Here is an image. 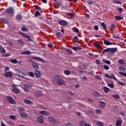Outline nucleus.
<instances>
[{
	"label": "nucleus",
	"instance_id": "f257e3e1",
	"mask_svg": "<svg viewBox=\"0 0 126 126\" xmlns=\"http://www.w3.org/2000/svg\"><path fill=\"white\" fill-rule=\"evenodd\" d=\"M53 79L59 85L64 86L65 85V81L62 79V77L59 75H56L53 77Z\"/></svg>",
	"mask_w": 126,
	"mask_h": 126
},
{
	"label": "nucleus",
	"instance_id": "f03ea898",
	"mask_svg": "<svg viewBox=\"0 0 126 126\" xmlns=\"http://www.w3.org/2000/svg\"><path fill=\"white\" fill-rule=\"evenodd\" d=\"M48 122H50L51 124H59L58 119L54 118V117H50L48 118Z\"/></svg>",
	"mask_w": 126,
	"mask_h": 126
},
{
	"label": "nucleus",
	"instance_id": "7ed1b4c3",
	"mask_svg": "<svg viewBox=\"0 0 126 126\" xmlns=\"http://www.w3.org/2000/svg\"><path fill=\"white\" fill-rule=\"evenodd\" d=\"M32 87V84L29 83L28 84L24 85V90L25 92H29V89Z\"/></svg>",
	"mask_w": 126,
	"mask_h": 126
},
{
	"label": "nucleus",
	"instance_id": "20e7f679",
	"mask_svg": "<svg viewBox=\"0 0 126 126\" xmlns=\"http://www.w3.org/2000/svg\"><path fill=\"white\" fill-rule=\"evenodd\" d=\"M117 50H118V48H107L104 49V51L106 53H111V54H114L115 52L117 51Z\"/></svg>",
	"mask_w": 126,
	"mask_h": 126
},
{
	"label": "nucleus",
	"instance_id": "39448f33",
	"mask_svg": "<svg viewBox=\"0 0 126 126\" xmlns=\"http://www.w3.org/2000/svg\"><path fill=\"white\" fill-rule=\"evenodd\" d=\"M7 101L8 102V103H10V104H15V100L13 99L11 96H7L6 97Z\"/></svg>",
	"mask_w": 126,
	"mask_h": 126
},
{
	"label": "nucleus",
	"instance_id": "423d86ee",
	"mask_svg": "<svg viewBox=\"0 0 126 126\" xmlns=\"http://www.w3.org/2000/svg\"><path fill=\"white\" fill-rule=\"evenodd\" d=\"M34 75L35 76V77L36 78H40V77H41V76L42 75V74L39 70H38V69H36L34 71Z\"/></svg>",
	"mask_w": 126,
	"mask_h": 126
},
{
	"label": "nucleus",
	"instance_id": "0eeeda50",
	"mask_svg": "<svg viewBox=\"0 0 126 126\" xmlns=\"http://www.w3.org/2000/svg\"><path fill=\"white\" fill-rule=\"evenodd\" d=\"M32 65L33 68L36 70V69H39V64L35 62H32Z\"/></svg>",
	"mask_w": 126,
	"mask_h": 126
},
{
	"label": "nucleus",
	"instance_id": "6e6552de",
	"mask_svg": "<svg viewBox=\"0 0 126 126\" xmlns=\"http://www.w3.org/2000/svg\"><path fill=\"white\" fill-rule=\"evenodd\" d=\"M59 24L63 26H67L68 25V23L65 20H61L59 22Z\"/></svg>",
	"mask_w": 126,
	"mask_h": 126
},
{
	"label": "nucleus",
	"instance_id": "1a4fd4ad",
	"mask_svg": "<svg viewBox=\"0 0 126 126\" xmlns=\"http://www.w3.org/2000/svg\"><path fill=\"white\" fill-rule=\"evenodd\" d=\"M20 33L22 34L23 37H24L25 38H26L29 41L32 42V39H31V37H30V36H29V35L24 34V33L22 32H20Z\"/></svg>",
	"mask_w": 126,
	"mask_h": 126
},
{
	"label": "nucleus",
	"instance_id": "9d476101",
	"mask_svg": "<svg viewBox=\"0 0 126 126\" xmlns=\"http://www.w3.org/2000/svg\"><path fill=\"white\" fill-rule=\"evenodd\" d=\"M37 121L38 123H39V124H43L44 123V117H43L42 116H39L37 118Z\"/></svg>",
	"mask_w": 126,
	"mask_h": 126
},
{
	"label": "nucleus",
	"instance_id": "9b49d317",
	"mask_svg": "<svg viewBox=\"0 0 126 126\" xmlns=\"http://www.w3.org/2000/svg\"><path fill=\"white\" fill-rule=\"evenodd\" d=\"M16 72L17 74H19V76H20V77H21L22 78H24V76L20 75L22 74L23 75H25V74L24 73L21 72V71H20L19 69H16Z\"/></svg>",
	"mask_w": 126,
	"mask_h": 126
},
{
	"label": "nucleus",
	"instance_id": "f8f14e48",
	"mask_svg": "<svg viewBox=\"0 0 126 126\" xmlns=\"http://www.w3.org/2000/svg\"><path fill=\"white\" fill-rule=\"evenodd\" d=\"M33 95L36 96V97H40V96H42V93L40 91H37L36 92L33 93Z\"/></svg>",
	"mask_w": 126,
	"mask_h": 126
},
{
	"label": "nucleus",
	"instance_id": "ddd939ff",
	"mask_svg": "<svg viewBox=\"0 0 126 126\" xmlns=\"http://www.w3.org/2000/svg\"><path fill=\"white\" fill-rule=\"evenodd\" d=\"M54 5L55 8H59V7H57V6H63V4L61 3V2H56L54 3Z\"/></svg>",
	"mask_w": 126,
	"mask_h": 126
},
{
	"label": "nucleus",
	"instance_id": "4468645a",
	"mask_svg": "<svg viewBox=\"0 0 126 126\" xmlns=\"http://www.w3.org/2000/svg\"><path fill=\"white\" fill-rule=\"evenodd\" d=\"M80 126H91V125L89 124H87L85 121H82L80 122Z\"/></svg>",
	"mask_w": 126,
	"mask_h": 126
},
{
	"label": "nucleus",
	"instance_id": "2eb2a0df",
	"mask_svg": "<svg viewBox=\"0 0 126 126\" xmlns=\"http://www.w3.org/2000/svg\"><path fill=\"white\" fill-rule=\"evenodd\" d=\"M32 59L33 60H35V61H39V62H41V63H44V61L42 58L40 57H32Z\"/></svg>",
	"mask_w": 126,
	"mask_h": 126
},
{
	"label": "nucleus",
	"instance_id": "dca6fc26",
	"mask_svg": "<svg viewBox=\"0 0 126 126\" xmlns=\"http://www.w3.org/2000/svg\"><path fill=\"white\" fill-rule=\"evenodd\" d=\"M5 77H12V73L11 72H7L4 74Z\"/></svg>",
	"mask_w": 126,
	"mask_h": 126
},
{
	"label": "nucleus",
	"instance_id": "f3484780",
	"mask_svg": "<svg viewBox=\"0 0 126 126\" xmlns=\"http://www.w3.org/2000/svg\"><path fill=\"white\" fill-rule=\"evenodd\" d=\"M40 114L44 116H49L50 115V113L46 111H40Z\"/></svg>",
	"mask_w": 126,
	"mask_h": 126
},
{
	"label": "nucleus",
	"instance_id": "a211bd4d",
	"mask_svg": "<svg viewBox=\"0 0 126 126\" xmlns=\"http://www.w3.org/2000/svg\"><path fill=\"white\" fill-rule=\"evenodd\" d=\"M21 55H31V52L29 50H27L21 53Z\"/></svg>",
	"mask_w": 126,
	"mask_h": 126
},
{
	"label": "nucleus",
	"instance_id": "6ab92c4d",
	"mask_svg": "<svg viewBox=\"0 0 126 126\" xmlns=\"http://www.w3.org/2000/svg\"><path fill=\"white\" fill-rule=\"evenodd\" d=\"M24 102H25V103H26V104H29V105H32V104L33 103V102H32L31 100H30L29 99H25L24 100Z\"/></svg>",
	"mask_w": 126,
	"mask_h": 126
},
{
	"label": "nucleus",
	"instance_id": "aec40b11",
	"mask_svg": "<svg viewBox=\"0 0 126 126\" xmlns=\"http://www.w3.org/2000/svg\"><path fill=\"white\" fill-rule=\"evenodd\" d=\"M0 22H3L5 24H7L8 23V20L3 18H0Z\"/></svg>",
	"mask_w": 126,
	"mask_h": 126
},
{
	"label": "nucleus",
	"instance_id": "412c9836",
	"mask_svg": "<svg viewBox=\"0 0 126 126\" xmlns=\"http://www.w3.org/2000/svg\"><path fill=\"white\" fill-rule=\"evenodd\" d=\"M12 91L14 92V93H16V94H18V93H19V89L17 88H13L12 89Z\"/></svg>",
	"mask_w": 126,
	"mask_h": 126
},
{
	"label": "nucleus",
	"instance_id": "4be33fe9",
	"mask_svg": "<svg viewBox=\"0 0 126 126\" xmlns=\"http://www.w3.org/2000/svg\"><path fill=\"white\" fill-rule=\"evenodd\" d=\"M99 104H100V108H105V107H106V104H105V103L104 102L100 101L99 102Z\"/></svg>",
	"mask_w": 126,
	"mask_h": 126
},
{
	"label": "nucleus",
	"instance_id": "5701e85b",
	"mask_svg": "<svg viewBox=\"0 0 126 126\" xmlns=\"http://www.w3.org/2000/svg\"><path fill=\"white\" fill-rule=\"evenodd\" d=\"M104 44H105L106 46H109L110 45H112V42H109V41L107 40H104L103 41Z\"/></svg>",
	"mask_w": 126,
	"mask_h": 126
},
{
	"label": "nucleus",
	"instance_id": "b1692460",
	"mask_svg": "<svg viewBox=\"0 0 126 126\" xmlns=\"http://www.w3.org/2000/svg\"><path fill=\"white\" fill-rule=\"evenodd\" d=\"M20 116L21 118H23L24 119V118H27V115H26V113L24 112H22L20 114Z\"/></svg>",
	"mask_w": 126,
	"mask_h": 126
},
{
	"label": "nucleus",
	"instance_id": "393cba45",
	"mask_svg": "<svg viewBox=\"0 0 126 126\" xmlns=\"http://www.w3.org/2000/svg\"><path fill=\"white\" fill-rule=\"evenodd\" d=\"M93 95H94L95 97H100V94H99L98 92H97L96 91H94L93 93Z\"/></svg>",
	"mask_w": 126,
	"mask_h": 126
},
{
	"label": "nucleus",
	"instance_id": "a878e982",
	"mask_svg": "<svg viewBox=\"0 0 126 126\" xmlns=\"http://www.w3.org/2000/svg\"><path fill=\"white\" fill-rule=\"evenodd\" d=\"M7 13H8L9 14H12V13H13V9H12V8L7 9Z\"/></svg>",
	"mask_w": 126,
	"mask_h": 126
},
{
	"label": "nucleus",
	"instance_id": "bb28decb",
	"mask_svg": "<svg viewBox=\"0 0 126 126\" xmlns=\"http://www.w3.org/2000/svg\"><path fill=\"white\" fill-rule=\"evenodd\" d=\"M66 15H67L68 16L70 17V19H72L74 16H73V14H72L71 13H66Z\"/></svg>",
	"mask_w": 126,
	"mask_h": 126
},
{
	"label": "nucleus",
	"instance_id": "cd10ccee",
	"mask_svg": "<svg viewBox=\"0 0 126 126\" xmlns=\"http://www.w3.org/2000/svg\"><path fill=\"white\" fill-rule=\"evenodd\" d=\"M95 125L97 126H104V124H103V122L100 121H98L97 123H96Z\"/></svg>",
	"mask_w": 126,
	"mask_h": 126
},
{
	"label": "nucleus",
	"instance_id": "c85d7f7f",
	"mask_svg": "<svg viewBox=\"0 0 126 126\" xmlns=\"http://www.w3.org/2000/svg\"><path fill=\"white\" fill-rule=\"evenodd\" d=\"M116 126H122V120H117L116 121Z\"/></svg>",
	"mask_w": 126,
	"mask_h": 126
},
{
	"label": "nucleus",
	"instance_id": "c756f323",
	"mask_svg": "<svg viewBox=\"0 0 126 126\" xmlns=\"http://www.w3.org/2000/svg\"><path fill=\"white\" fill-rule=\"evenodd\" d=\"M115 20H122V19H124V17L116 16L115 17Z\"/></svg>",
	"mask_w": 126,
	"mask_h": 126
},
{
	"label": "nucleus",
	"instance_id": "7c9ffc66",
	"mask_svg": "<svg viewBox=\"0 0 126 126\" xmlns=\"http://www.w3.org/2000/svg\"><path fill=\"white\" fill-rule=\"evenodd\" d=\"M103 91H104L105 93H108L109 91H110V89L107 88L106 87H104Z\"/></svg>",
	"mask_w": 126,
	"mask_h": 126
},
{
	"label": "nucleus",
	"instance_id": "2f4dec72",
	"mask_svg": "<svg viewBox=\"0 0 126 126\" xmlns=\"http://www.w3.org/2000/svg\"><path fill=\"white\" fill-rule=\"evenodd\" d=\"M34 16H35V17H37V16H41V14L39 12V11H35Z\"/></svg>",
	"mask_w": 126,
	"mask_h": 126
},
{
	"label": "nucleus",
	"instance_id": "473e14b6",
	"mask_svg": "<svg viewBox=\"0 0 126 126\" xmlns=\"http://www.w3.org/2000/svg\"><path fill=\"white\" fill-rule=\"evenodd\" d=\"M101 26L103 27L104 30H106L107 29V26H106L105 23H101Z\"/></svg>",
	"mask_w": 126,
	"mask_h": 126
},
{
	"label": "nucleus",
	"instance_id": "72a5a7b5",
	"mask_svg": "<svg viewBox=\"0 0 126 126\" xmlns=\"http://www.w3.org/2000/svg\"><path fill=\"white\" fill-rule=\"evenodd\" d=\"M87 2L90 5H92V4H93V3H94V1H91L90 0H87Z\"/></svg>",
	"mask_w": 126,
	"mask_h": 126
},
{
	"label": "nucleus",
	"instance_id": "f704fd0d",
	"mask_svg": "<svg viewBox=\"0 0 126 126\" xmlns=\"http://www.w3.org/2000/svg\"><path fill=\"white\" fill-rule=\"evenodd\" d=\"M73 41L74 42H78V41H79V39H78V37H77V36H75L74 37V38L73 39Z\"/></svg>",
	"mask_w": 126,
	"mask_h": 126
},
{
	"label": "nucleus",
	"instance_id": "c9c22d12",
	"mask_svg": "<svg viewBox=\"0 0 126 126\" xmlns=\"http://www.w3.org/2000/svg\"><path fill=\"white\" fill-rule=\"evenodd\" d=\"M64 74H65L66 75H69V74H70V71H69L68 70H65L64 71Z\"/></svg>",
	"mask_w": 126,
	"mask_h": 126
},
{
	"label": "nucleus",
	"instance_id": "e433bc0d",
	"mask_svg": "<svg viewBox=\"0 0 126 126\" xmlns=\"http://www.w3.org/2000/svg\"><path fill=\"white\" fill-rule=\"evenodd\" d=\"M0 52L2 54H4L5 53V50H4V48L1 47L0 48Z\"/></svg>",
	"mask_w": 126,
	"mask_h": 126
},
{
	"label": "nucleus",
	"instance_id": "4c0bfd02",
	"mask_svg": "<svg viewBox=\"0 0 126 126\" xmlns=\"http://www.w3.org/2000/svg\"><path fill=\"white\" fill-rule=\"evenodd\" d=\"M22 31L25 32H27L28 31V29L27 28H26L25 27H24L21 28Z\"/></svg>",
	"mask_w": 126,
	"mask_h": 126
},
{
	"label": "nucleus",
	"instance_id": "58836bf2",
	"mask_svg": "<svg viewBox=\"0 0 126 126\" xmlns=\"http://www.w3.org/2000/svg\"><path fill=\"white\" fill-rule=\"evenodd\" d=\"M29 75L30 76H31V77H34L35 74L34 73H33L32 72H29Z\"/></svg>",
	"mask_w": 126,
	"mask_h": 126
},
{
	"label": "nucleus",
	"instance_id": "ea45409f",
	"mask_svg": "<svg viewBox=\"0 0 126 126\" xmlns=\"http://www.w3.org/2000/svg\"><path fill=\"white\" fill-rule=\"evenodd\" d=\"M113 37L115 38V39H120V36H119V34H117L113 35Z\"/></svg>",
	"mask_w": 126,
	"mask_h": 126
},
{
	"label": "nucleus",
	"instance_id": "a19ab883",
	"mask_svg": "<svg viewBox=\"0 0 126 126\" xmlns=\"http://www.w3.org/2000/svg\"><path fill=\"white\" fill-rule=\"evenodd\" d=\"M10 62L12 63H18L17 60H16V59H12L11 60Z\"/></svg>",
	"mask_w": 126,
	"mask_h": 126
},
{
	"label": "nucleus",
	"instance_id": "79ce46f5",
	"mask_svg": "<svg viewBox=\"0 0 126 126\" xmlns=\"http://www.w3.org/2000/svg\"><path fill=\"white\" fill-rule=\"evenodd\" d=\"M112 97L115 98L116 99H119L120 98V95L119 94H113Z\"/></svg>",
	"mask_w": 126,
	"mask_h": 126
},
{
	"label": "nucleus",
	"instance_id": "37998d69",
	"mask_svg": "<svg viewBox=\"0 0 126 126\" xmlns=\"http://www.w3.org/2000/svg\"><path fill=\"white\" fill-rule=\"evenodd\" d=\"M117 83H118V84L119 85H122V86H125V83H124L119 80H117Z\"/></svg>",
	"mask_w": 126,
	"mask_h": 126
},
{
	"label": "nucleus",
	"instance_id": "c03bdc74",
	"mask_svg": "<svg viewBox=\"0 0 126 126\" xmlns=\"http://www.w3.org/2000/svg\"><path fill=\"white\" fill-rule=\"evenodd\" d=\"M10 119H11V120H13L14 121L15 120H16V117H15V116L14 115H11L9 116Z\"/></svg>",
	"mask_w": 126,
	"mask_h": 126
},
{
	"label": "nucleus",
	"instance_id": "a18cd8bd",
	"mask_svg": "<svg viewBox=\"0 0 126 126\" xmlns=\"http://www.w3.org/2000/svg\"><path fill=\"white\" fill-rule=\"evenodd\" d=\"M103 67H104V69H105V70H109V69L110 68V67H109V66L106 65H104Z\"/></svg>",
	"mask_w": 126,
	"mask_h": 126
},
{
	"label": "nucleus",
	"instance_id": "49530a36",
	"mask_svg": "<svg viewBox=\"0 0 126 126\" xmlns=\"http://www.w3.org/2000/svg\"><path fill=\"white\" fill-rule=\"evenodd\" d=\"M117 10H119L120 13H122V12L124 11V9H123V8L117 7Z\"/></svg>",
	"mask_w": 126,
	"mask_h": 126
},
{
	"label": "nucleus",
	"instance_id": "de8ad7c7",
	"mask_svg": "<svg viewBox=\"0 0 126 126\" xmlns=\"http://www.w3.org/2000/svg\"><path fill=\"white\" fill-rule=\"evenodd\" d=\"M16 18H17V19H19V20L22 19V17L21 16V15L20 14H18L16 16Z\"/></svg>",
	"mask_w": 126,
	"mask_h": 126
},
{
	"label": "nucleus",
	"instance_id": "09e8293b",
	"mask_svg": "<svg viewBox=\"0 0 126 126\" xmlns=\"http://www.w3.org/2000/svg\"><path fill=\"white\" fill-rule=\"evenodd\" d=\"M119 69L120 70H123V71H124V72H126V70L125 69V67H124L123 66L120 67Z\"/></svg>",
	"mask_w": 126,
	"mask_h": 126
},
{
	"label": "nucleus",
	"instance_id": "8fccbe9b",
	"mask_svg": "<svg viewBox=\"0 0 126 126\" xmlns=\"http://www.w3.org/2000/svg\"><path fill=\"white\" fill-rule=\"evenodd\" d=\"M19 112H24V108H22V107H19L18 109Z\"/></svg>",
	"mask_w": 126,
	"mask_h": 126
},
{
	"label": "nucleus",
	"instance_id": "3c124183",
	"mask_svg": "<svg viewBox=\"0 0 126 126\" xmlns=\"http://www.w3.org/2000/svg\"><path fill=\"white\" fill-rule=\"evenodd\" d=\"M108 86H109L111 88H114V84L113 83L108 84Z\"/></svg>",
	"mask_w": 126,
	"mask_h": 126
},
{
	"label": "nucleus",
	"instance_id": "603ef678",
	"mask_svg": "<svg viewBox=\"0 0 126 126\" xmlns=\"http://www.w3.org/2000/svg\"><path fill=\"white\" fill-rule=\"evenodd\" d=\"M119 74H121L122 75H123V76H125V77H126V73H124L123 72H119Z\"/></svg>",
	"mask_w": 126,
	"mask_h": 126
},
{
	"label": "nucleus",
	"instance_id": "864d4df0",
	"mask_svg": "<svg viewBox=\"0 0 126 126\" xmlns=\"http://www.w3.org/2000/svg\"><path fill=\"white\" fill-rule=\"evenodd\" d=\"M94 45L96 47V48H101V45L100 44H97V43H94Z\"/></svg>",
	"mask_w": 126,
	"mask_h": 126
},
{
	"label": "nucleus",
	"instance_id": "5fc2aeb1",
	"mask_svg": "<svg viewBox=\"0 0 126 126\" xmlns=\"http://www.w3.org/2000/svg\"><path fill=\"white\" fill-rule=\"evenodd\" d=\"M104 63H106L107 64H111V62L110 61L105 60L104 61Z\"/></svg>",
	"mask_w": 126,
	"mask_h": 126
},
{
	"label": "nucleus",
	"instance_id": "6e6d98bb",
	"mask_svg": "<svg viewBox=\"0 0 126 126\" xmlns=\"http://www.w3.org/2000/svg\"><path fill=\"white\" fill-rule=\"evenodd\" d=\"M95 63L97 64H100L101 63V61L98 59H97L95 61Z\"/></svg>",
	"mask_w": 126,
	"mask_h": 126
},
{
	"label": "nucleus",
	"instance_id": "4d7b16f0",
	"mask_svg": "<svg viewBox=\"0 0 126 126\" xmlns=\"http://www.w3.org/2000/svg\"><path fill=\"white\" fill-rule=\"evenodd\" d=\"M73 32H75V33H79V30H78L77 29H75L73 30Z\"/></svg>",
	"mask_w": 126,
	"mask_h": 126
},
{
	"label": "nucleus",
	"instance_id": "13d9d810",
	"mask_svg": "<svg viewBox=\"0 0 126 126\" xmlns=\"http://www.w3.org/2000/svg\"><path fill=\"white\" fill-rule=\"evenodd\" d=\"M94 30H95V31H98V29H99V27H98L97 25L94 26Z\"/></svg>",
	"mask_w": 126,
	"mask_h": 126
},
{
	"label": "nucleus",
	"instance_id": "bf43d9fd",
	"mask_svg": "<svg viewBox=\"0 0 126 126\" xmlns=\"http://www.w3.org/2000/svg\"><path fill=\"white\" fill-rule=\"evenodd\" d=\"M61 35H62V33L60 32H58L56 33V36H57V37H61Z\"/></svg>",
	"mask_w": 126,
	"mask_h": 126
},
{
	"label": "nucleus",
	"instance_id": "052dcab7",
	"mask_svg": "<svg viewBox=\"0 0 126 126\" xmlns=\"http://www.w3.org/2000/svg\"><path fill=\"white\" fill-rule=\"evenodd\" d=\"M66 51L68 54H72V51L70 49H67Z\"/></svg>",
	"mask_w": 126,
	"mask_h": 126
},
{
	"label": "nucleus",
	"instance_id": "680f3d73",
	"mask_svg": "<svg viewBox=\"0 0 126 126\" xmlns=\"http://www.w3.org/2000/svg\"><path fill=\"white\" fill-rule=\"evenodd\" d=\"M114 2H115L116 3H117L118 4H122V2H121V1L115 0Z\"/></svg>",
	"mask_w": 126,
	"mask_h": 126
},
{
	"label": "nucleus",
	"instance_id": "e2e57ef3",
	"mask_svg": "<svg viewBox=\"0 0 126 126\" xmlns=\"http://www.w3.org/2000/svg\"><path fill=\"white\" fill-rule=\"evenodd\" d=\"M18 41L19 43H20V44H24V42H23V40L22 39H19L18 40Z\"/></svg>",
	"mask_w": 126,
	"mask_h": 126
},
{
	"label": "nucleus",
	"instance_id": "0e129e2a",
	"mask_svg": "<svg viewBox=\"0 0 126 126\" xmlns=\"http://www.w3.org/2000/svg\"><path fill=\"white\" fill-rule=\"evenodd\" d=\"M95 78H96V79H98V80H101V79H102V78H101V77H100L99 76H96Z\"/></svg>",
	"mask_w": 126,
	"mask_h": 126
},
{
	"label": "nucleus",
	"instance_id": "69168bd1",
	"mask_svg": "<svg viewBox=\"0 0 126 126\" xmlns=\"http://www.w3.org/2000/svg\"><path fill=\"white\" fill-rule=\"evenodd\" d=\"M118 63H121V64H124V60H119V61H118Z\"/></svg>",
	"mask_w": 126,
	"mask_h": 126
},
{
	"label": "nucleus",
	"instance_id": "338daca9",
	"mask_svg": "<svg viewBox=\"0 0 126 126\" xmlns=\"http://www.w3.org/2000/svg\"><path fill=\"white\" fill-rule=\"evenodd\" d=\"M48 47H49V48H52L53 47V44H52V43H50L47 45Z\"/></svg>",
	"mask_w": 126,
	"mask_h": 126
},
{
	"label": "nucleus",
	"instance_id": "774afa93",
	"mask_svg": "<svg viewBox=\"0 0 126 126\" xmlns=\"http://www.w3.org/2000/svg\"><path fill=\"white\" fill-rule=\"evenodd\" d=\"M116 28V26L114 25H112L110 27L111 29H114Z\"/></svg>",
	"mask_w": 126,
	"mask_h": 126
}]
</instances>
